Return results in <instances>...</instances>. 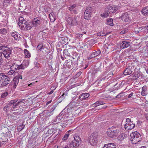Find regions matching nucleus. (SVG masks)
<instances>
[{"instance_id": "1", "label": "nucleus", "mask_w": 148, "mask_h": 148, "mask_svg": "<svg viewBox=\"0 0 148 148\" xmlns=\"http://www.w3.org/2000/svg\"><path fill=\"white\" fill-rule=\"evenodd\" d=\"M119 133L120 130L118 127L114 126L109 128L107 131V136L111 138L116 137Z\"/></svg>"}, {"instance_id": "2", "label": "nucleus", "mask_w": 148, "mask_h": 148, "mask_svg": "<svg viewBox=\"0 0 148 148\" xmlns=\"http://www.w3.org/2000/svg\"><path fill=\"white\" fill-rule=\"evenodd\" d=\"M130 140L133 144H136L140 141L141 136L137 132L132 133L130 134Z\"/></svg>"}, {"instance_id": "3", "label": "nucleus", "mask_w": 148, "mask_h": 148, "mask_svg": "<svg viewBox=\"0 0 148 148\" xmlns=\"http://www.w3.org/2000/svg\"><path fill=\"white\" fill-rule=\"evenodd\" d=\"M117 9V8L114 6H108L106 9L105 13L101 14V16L102 17H107L109 14L115 13Z\"/></svg>"}, {"instance_id": "4", "label": "nucleus", "mask_w": 148, "mask_h": 148, "mask_svg": "<svg viewBox=\"0 0 148 148\" xmlns=\"http://www.w3.org/2000/svg\"><path fill=\"white\" fill-rule=\"evenodd\" d=\"M2 131L3 132V135H0V147L5 142L7 141L8 140L7 137L6 136L7 133L9 131L8 128L4 127L2 129Z\"/></svg>"}, {"instance_id": "5", "label": "nucleus", "mask_w": 148, "mask_h": 148, "mask_svg": "<svg viewBox=\"0 0 148 148\" xmlns=\"http://www.w3.org/2000/svg\"><path fill=\"white\" fill-rule=\"evenodd\" d=\"M10 78L6 75H0V87L6 86L9 83Z\"/></svg>"}, {"instance_id": "6", "label": "nucleus", "mask_w": 148, "mask_h": 148, "mask_svg": "<svg viewBox=\"0 0 148 148\" xmlns=\"http://www.w3.org/2000/svg\"><path fill=\"white\" fill-rule=\"evenodd\" d=\"M74 140H73L70 143V145H72L75 147H77L80 145L81 139L80 137L77 135L74 136Z\"/></svg>"}, {"instance_id": "7", "label": "nucleus", "mask_w": 148, "mask_h": 148, "mask_svg": "<svg viewBox=\"0 0 148 148\" xmlns=\"http://www.w3.org/2000/svg\"><path fill=\"white\" fill-rule=\"evenodd\" d=\"M92 9V7H91L88 6L87 7L84 14V18L85 19L89 20L91 16Z\"/></svg>"}, {"instance_id": "8", "label": "nucleus", "mask_w": 148, "mask_h": 148, "mask_svg": "<svg viewBox=\"0 0 148 148\" xmlns=\"http://www.w3.org/2000/svg\"><path fill=\"white\" fill-rule=\"evenodd\" d=\"M18 68L24 69L23 66L22 64L20 65H17L15 64H13L11 67V70L7 74H13L15 73V70H17Z\"/></svg>"}, {"instance_id": "9", "label": "nucleus", "mask_w": 148, "mask_h": 148, "mask_svg": "<svg viewBox=\"0 0 148 148\" xmlns=\"http://www.w3.org/2000/svg\"><path fill=\"white\" fill-rule=\"evenodd\" d=\"M27 22L24 19V18L21 17L19 18V21L18 22V24L21 29H25L26 24Z\"/></svg>"}, {"instance_id": "10", "label": "nucleus", "mask_w": 148, "mask_h": 148, "mask_svg": "<svg viewBox=\"0 0 148 148\" xmlns=\"http://www.w3.org/2000/svg\"><path fill=\"white\" fill-rule=\"evenodd\" d=\"M135 127V124L133 123V121L127 123L124 125V127L126 130H132Z\"/></svg>"}, {"instance_id": "11", "label": "nucleus", "mask_w": 148, "mask_h": 148, "mask_svg": "<svg viewBox=\"0 0 148 148\" xmlns=\"http://www.w3.org/2000/svg\"><path fill=\"white\" fill-rule=\"evenodd\" d=\"M69 10L71 14H76L77 12V8L75 4L70 5L69 8Z\"/></svg>"}, {"instance_id": "12", "label": "nucleus", "mask_w": 148, "mask_h": 148, "mask_svg": "<svg viewBox=\"0 0 148 148\" xmlns=\"http://www.w3.org/2000/svg\"><path fill=\"white\" fill-rule=\"evenodd\" d=\"M19 77H16L13 79V81L11 82L10 85L12 86V87L14 89L16 88L19 82Z\"/></svg>"}, {"instance_id": "13", "label": "nucleus", "mask_w": 148, "mask_h": 148, "mask_svg": "<svg viewBox=\"0 0 148 148\" xmlns=\"http://www.w3.org/2000/svg\"><path fill=\"white\" fill-rule=\"evenodd\" d=\"M120 18L125 22H128L130 21V19L127 12L123 13L120 17Z\"/></svg>"}, {"instance_id": "14", "label": "nucleus", "mask_w": 148, "mask_h": 148, "mask_svg": "<svg viewBox=\"0 0 148 148\" xmlns=\"http://www.w3.org/2000/svg\"><path fill=\"white\" fill-rule=\"evenodd\" d=\"M89 140L90 143L91 145H95L97 143V138L92 134L89 137Z\"/></svg>"}, {"instance_id": "15", "label": "nucleus", "mask_w": 148, "mask_h": 148, "mask_svg": "<svg viewBox=\"0 0 148 148\" xmlns=\"http://www.w3.org/2000/svg\"><path fill=\"white\" fill-rule=\"evenodd\" d=\"M77 16H75L73 18H69V20L70 21L69 23L72 26L76 25L77 24Z\"/></svg>"}, {"instance_id": "16", "label": "nucleus", "mask_w": 148, "mask_h": 148, "mask_svg": "<svg viewBox=\"0 0 148 148\" xmlns=\"http://www.w3.org/2000/svg\"><path fill=\"white\" fill-rule=\"evenodd\" d=\"M65 64L69 68L74 66L75 65V61H72L70 59L66 60Z\"/></svg>"}, {"instance_id": "17", "label": "nucleus", "mask_w": 148, "mask_h": 148, "mask_svg": "<svg viewBox=\"0 0 148 148\" xmlns=\"http://www.w3.org/2000/svg\"><path fill=\"white\" fill-rule=\"evenodd\" d=\"M130 45V42L126 41H123L120 45L121 48L123 49L128 47Z\"/></svg>"}, {"instance_id": "18", "label": "nucleus", "mask_w": 148, "mask_h": 148, "mask_svg": "<svg viewBox=\"0 0 148 148\" xmlns=\"http://www.w3.org/2000/svg\"><path fill=\"white\" fill-rule=\"evenodd\" d=\"M33 26H36L38 25H39L40 23V19L39 18H35L33 21L31 22Z\"/></svg>"}, {"instance_id": "19", "label": "nucleus", "mask_w": 148, "mask_h": 148, "mask_svg": "<svg viewBox=\"0 0 148 148\" xmlns=\"http://www.w3.org/2000/svg\"><path fill=\"white\" fill-rule=\"evenodd\" d=\"M89 96V94L87 93H82L79 97V99L81 100H84L86 98H87Z\"/></svg>"}, {"instance_id": "20", "label": "nucleus", "mask_w": 148, "mask_h": 148, "mask_svg": "<svg viewBox=\"0 0 148 148\" xmlns=\"http://www.w3.org/2000/svg\"><path fill=\"white\" fill-rule=\"evenodd\" d=\"M22 102V101H18L15 104H13L12 106H11V110L12 111H15L18 109L19 104V103Z\"/></svg>"}, {"instance_id": "21", "label": "nucleus", "mask_w": 148, "mask_h": 148, "mask_svg": "<svg viewBox=\"0 0 148 148\" xmlns=\"http://www.w3.org/2000/svg\"><path fill=\"white\" fill-rule=\"evenodd\" d=\"M142 14L145 16H148V6L144 7L141 10Z\"/></svg>"}, {"instance_id": "22", "label": "nucleus", "mask_w": 148, "mask_h": 148, "mask_svg": "<svg viewBox=\"0 0 148 148\" xmlns=\"http://www.w3.org/2000/svg\"><path fill=\"white\" fill-rule=\"evenodd\" d=\"M103 148H116V147L114 143H109L105 145Z\"/></svg>"}, {"instance_id": "23", "label": "nucleus", "mask_w": 148, "mask_h": 148, "mask_svg": "<svg viewBox=\"0 0 148 148\" xmlns=\"http://www.w3.org/2000/svg\"><path fill=\"white\" fill-rule=\"evenodd\" d=\"M101 72V69L100 67H95L93 69L92 73L94 74L100 73Z\"/></svg>"}, {"instance_id": "24", "label": "nucleus", "mask_w": 148, "mask_h": 148, "mask_svg": "<svg viewBox=\"0 0 148 148\" xmlns=\"http://www.w3.org/2000/svg\"><path fill=\"white\" fill-rule=\"evenodd\" d=\"M142 91L141 93V95L143 96L146 95H147V93L146 92V91L147 90V87L145 86H143L142 88Z\"/></svg>"}, {"instance_id": "25", "label": "nucleus", "mask_w": 148, "mask_h": 148, "mask_svg": "<svg viewBox=\"0 0 148 148\" xmlns=\"http://www.w3.org/2000/svg\"><path fill=\"white\" fill-rule=\"evenodd\" d=\"M132 71L130 67H128L126 68L124 71L123 74H132Z\"/></svg>"}, {"instance_id": "26", "label": "nucleus", "mask_w": 148, "mask_h": 148, "mask_svg": "<svg viewBox=\"0 0 148 148\" xmlns=\"http://www.w3.org/2000/svg\"><path fill=\"white\" fill-rule=\"evenodd\" d=\"M3 52L5 54H6V53L11 54L12 49L10 48L7 47L5 49H4Z\"/></svg>"}, {"instance_id": "27", "label": "nucleus", "mask_w": 148, "mask_h": 148, "mask_svg": "<svg viewBox=\"0 0 148 148\" xmlns=\"http://www.w3.org/2000/svg\"><path fill=\"white\" fill-rule=\"evenodd\" d=\"M32 23L31 22H27L26 24V27H25V29H26L27 30H30L32 27H33Z\"/></svg>"}, {"instance_id": "28", "label": "nucleus", "mask_w": 148, "mask_h": 148, "mask_svg": "<svg viewBox=\"0 0 148 148\" xmlns=\"http://www.w3.org/2000/svg\"><path fill=\"white\" fill-rule=\"evenodd\" d=\"M139 30L141 32H143L145 33H146L147 32V28H146L145 26L139 27L138 28Z\"/></svg>"}, {"instance_id": "29", "label": "nucleus", "mask_w": 148, "mask_h": 148, "mask_svg": "<svg viewBox=\"0 0 148 148\" xmlns=\"http://www.w3.org/2000/svg\"><path fill=\"white\" fill-rule=\"evenodd\" d=\"M101 53V51L100 50L97 51L95 52L92 53L91 54L92 55V57L94 58L97 56Z\"/></svg>"}, {"instance_id": "30", "label": "nucleus", "mask_w": 148, "mask_h": 148, "mask_svg": "<svg viewBox=\"0 0 148 148\" xmlns=\"http://www.w3.org/2000/svg\"><path fill=\"white\" fill-rule=\"evenodd\" d=\"M11 36L14 38L15 40H17L18 37V33L16 32H14L11 33Z\"/></svg>"}, {"instance_id": "31", "label": "nucleus", "mask_w": 148, "mask_h": 148, "mask_svg": "<svg viewBox=\"0 0 148 148\" xmlns=\"http://www.w3.org/2000/svg\"><path fill=\"white\" fill-rule=\"evenodd\" d=\"M11 108V106L10 105V103H9L6 104L5 106L3 108V110L6 112H7L8 110H9V109Z\"/></svg>"}, {"instance_id": "32", "label": "nucleus", "mask_w": 148, "mask_h": 148, "mask_svg": "<svg viewBox=\"0 0 148 148\" xmlns=\"http://www.w3.org/2000/svg\"><path fill=\"white\" fill-rule=\"evenodd\" d=\"M24 51L26 57L29 58L31 56V54L29 51L26 49H25Z\"/></svg>"}, {"instance_id": "33", "label": "nucleus", "mask_w": 148, "mask_h": 148, "mask_svg": "<svg viewBox=\"0 0 148 148\" xmlns=\"http://www.w3.org/2000/svg\"><path fill=\"white\" fill-rule=\"evenodd\" d=\"M113 20L112 18L109 19L107 22V24L111 26L113 25Z\"/></svg>"}, {"instance_id": "34", "label": "nucleus", "mask_w": 148, "mask_h": 148, "mask_svg": "<svg viewBox=\"0 0 148 148\" xmlns=\"http://www.w3.org/2000/svg\"><path fill=\"white\" fill-rule=\"evenodd\" d=\"M70 49H65L64 50L63 53L64 54H65L66 55L69 56H71L70 54L69 53L70 52Z\"/></svg>"}, {"instance_id": "35", "label": "nucleus", "mask_w": 148, "mask_h": 148, "mask_svg": "<svg viewBox=\"0 0 148 148\" xmlns=\"http://www.w3.org/2000/svg\"><path fill=\"white\" fill-rule=\"evenodd\" d=\"M140 75H131L130 77L134 80L136 79L139 77Z\"/></svg>"}, {"instance_id": "36", "label": "nucleus", "mask_w": 148, "mask_h": 148, "mask_svg": "<svg viewBox=\"0 0 148 148\" xmlns=\"http://www.w3.org/2000/svg\"><path fill=\"white\" fill-rule=\"evenodd\" d=\"M0 33L3 35H5L7 33V30L4 28H2L0 29Z\"/></svg>"}, {"instance_id": "37", "label": "nucleus", "mask_w": 148, "mask_h": 148, "mask_svg": "<svg viewBox=\"0 0 148 148\" xmlns=\"http://www.w3.org/2000/svg\"><path fill=\"white\" fill-rule=\"evenodd\" d=\"M25 125L23 124L21 125L18 127V131L20 132L23 130L25 127Z\"/></svg>"}, {"instance_id": "38", "label": "nucleus", "mask_w": 148, "mask_h": 148, "mask_svg": "<svg viewBox=\"0 0 148 148\" xmlns=\"http://www.w3.org/2000/svg\"><path fill=\"white\" fill-rule=\"evenodd\" d=\"M6 54H5L3 52V54L5 58L8 60H9L11 58L10 55L11 54H9L8 53H6Z\"/></svg>"}, {"instance_id": "39", "label": "nucleus", "mask_w": 148, "mask_h": 148, "mask_svg": "<svg viewBox=\"0 0 148 148\" xmlns=\"http://www.w3.org/2000/svg\"><path fill=\"white\" fill-rule=\"evenodd\" d=\"M104 104H105V103L102 102L100 101H98L95 103V104L94 106H97Z\"/></svg>"}, {"instance_id": "40", "label": "nucleus", "mask_w": 148, "mask_h": 148, "mask_svg": "<svg viewBox=\"0 0 148 148\" xmlns=\"http://www.w3.org/2000/svg\"><path fill=\"white\" fill-rule=\"evenodd\" d=\"M43 47V45L42 44H39L37 46L36 49L37 50H40V51H41Z\"/></svg>"}, {"instance_id": "41", "label": "nucleus", "mask_w": 148, "mask_h": 148, "mask_svg": "<svg viewBox=\"0 0 148 148\" xmlns=\"http://www.w3.org/2000/svg\"><path fill=\"white\" fill-rule=\"evenodd\" d=\"M49 16L51 21L53 22L55 20V18L53 16L52 13L50 14Z\"/></svg>"}, {"instance_id": "42", "label": "nucleus", "mask_w": 148, "mask_h": 148, "mask_svg": "<svg viewBox=\"0 0 148 148\" xmlns=\"http://www.w3.org/2000/svg\"><path fill=\"white\" fill-rule=\"evenodd\" d=\"M17 100L15 99L13 100H11L9 103H10V105L12 106L13 104H15L16 103H17Z\"/></svg>"}, {"instance_id": "43", "label": "nucleus", "mask_w": 148, "mask_h": 148, "mask_svg": "<svg viewBox=\"0 0 148 148\" xmlns=\"http://www.w3.org/2000/svg\"><path fill=\"white\" fill-rule=\"evenodd\" d=\"M68 40L66 39H65L64 38L62 39L61 42L62 43L66 45L68 44V42L67 41Z\"/></svg>"}, {"instance_id": "44", "label": "nucleus", "mask_w": 148, "mask_h": 148, "mask_svg": "<svg viewBox=\"0 0 148 148\" xmlns=\"http://www.w3.org/2000/svg\"><path fill=\"white\" fill-rule=\"evenodd\" d=\"M69 136V133L66 134L63 136L62 140H66Z\"/></svg>"}, {"instance_id": "45", "label": "nucleus", "mask_w": 148, "mask_h": 148, "mask_svg": "<svg viewBox=\"0 0 148 148\" xmlns=\"http://www.w3.org/2000/svg\"><path fill=\"white\" fill-rule=\"evenodd\" d=\"M3 5L4 6V3H7L8 4H9L11 2V0H3Z\"/></svg>"}, {"instance_id": "46", "label": "nucleus", "mask_w": 148, "mask_h": 148, "mask_svg": "<svg viewBox=\"0 0 148 148\" xmlns=\"http://www.w3.org/2000/svg\"><path fill=\"white\" fill-rule=\"evenodd\" d=\"M21 69V68H18V71H15V73H18V74H21L22 72H23L22 71V69Z\"/></svg>"}, {"instance_id": "47", "label": "nucleus", "mask_w": 148, "mask_h": 148, "mask_svg": "<svg viewBox=\"0 0 148 148\" xmlns=\"http://www.w3.org/2000/svg\"><path fill=\"white\" fill-rule=\"evenodd\" d=\"M8 95V93L7 92H5L3 93L1 96V97L2 98H5Z\"/></svg>"}, {"instance_id": "48", "label": "nucleus", "mask_w": 148, "mask_h": 148, "mask_svg": "<svg viewBox=\"0 0 148 148\" xmlns=\"http://www.w3.org/2000/svg\"><path fill=\"white\" fill-rule=\"evenodd\" d=\"M7 46L5 45H1L0 46V50H3L5 48H7Z\"/></svg>"}, {"instance_id": "49", "label": "nucleus", "mask_w": 148, "mask_h": 148, "mask_svg": "<svg viewBox=\"0 0 148 148\" xmlns=\"http://www.w3.org/2000/svg\"><path fill=\"white\" fill-rule=\"evenodd\" d=\"M107 35V34H106L105 33L100 32L99 34L98 35L101 36H105Z\"/></svg>"}, {"instance_id": "50", "label": "nucleus", "mask_w": 148, "mask_h": 148, "mask_svg": "<svg viewBox=\"0 0 148 148\" xmlns=\"http://www.w3.org/2000/svg\"><path fill=\"white\" fill-rule=\"evenodd\" d=\"M56 89V88H55L54 89H53L52 87H51V91L49 92L48 93V94L49 95H51V94H52V93H53V90H55Z\"/></svg>"}, {"instance_id": "51", "label": "nucleus", "mask_w": 148, "mask_h": 148, "mask_svg": "<svg viewBox=\"0 0 148 148\" xmlns=\"http://www.w3.org/2000/svg\"><path fill=\"white\" fill-rule=\"evenodd\" d=\"M34 64L35 67L38 68L39 67V64L37 62H34Z\"/></svg>"}, {"instance_id": "52", "label": "nucleus", "mask_w": 148, "mask_h": 148, "mask_svg": "<svg viewBox=\"0 0 148 148\" xmlns=\"http://www.w3.org/2000/svg\"><path fill=\"white\" fill-rule=\"evenodd\" d=\"M126 121L127 123H130L131 122V119L129 118H127L126 120Z\"/></svg>"}, {"instance_id": "53", "label": "nucleus", "mask_w": 148, "mask_h": 148, "mask_svg": "<svg viewBox=\"0 0 148 148\" xmlns=\"http://www.w3.org/2000/svg\"><path fill=\"white\" fill-rule=\"evenodd\" d=\"M92 55L91 54L89 55V57H88V60H90L92 58H93V57H92Z\"/></svg>"}, {"instance_id": "54", "label": "nucleus", "mask_w": 148, "mask_h": 148, "mask_svg": "<svg viewBox=\"0 0 148 148\" xmlns=\"http://www.w3.org/2000/svg\"><path fill=\"white\" fill-rule=\"evenodd\" d=\"M3 60L2 58H0V65L3 63Z\"/></svg>"}, {"instance_id": "55", "label": "nucleus", "mask_w": 148, "mask_h": 148, "mask_svg": "<svg viewBox=\"0 0 148 148\" xmlns=\"http://www.w3.org/2000/svg\"><path fill=\"white\" fill-rule=\"evenodd\" d=\"M83 36V35L82 34H77V36L78 38H81Z\"/></svg>"}, {"instance_id": "56", "label": "nucleus", "mask_w": 148, "mask_h": 148, "mask_svg": "<svg viewBox=\"0 0 148 148\" xmlns=\"http://www.w3.org/2000/svg\"><path fill=\"white\" fill-rule=\"evenodd\" d=\"M3 9L1 8H0V15L1 14H2V12ZM1 18H0V20H1Z\"/></svg>"}, {"instance_id": "57", "label": "nucleus", "mask_w": 148, "mask_h": 148, "mask_svg": "<svg viewBox=\"0 0 148 148\" xmlns=\"http://www.w3.org/2000/svg\"><path fill=\"white\" fill-rule=\"evenodd\" d=\"M133 96V93L131 92L128 96V98H130Z\"/></svg>"}, {"instance_id": "58", "label": "nucleus", "mask_w": 148, "mask_h": 148, "mask_svg": "<svg viewBox=\"0 0 148 148\" xmlns=\"http://www.w3.org/2000/svg\"><path fill=\"white\" fill-rule=\"evenodd\" d=\"M145 115L146 119L148 120V113H146Z\"/></svg>"}, {"instance_id": "59", "label": "nucleus", "mask_w": 148, "mask_h": 148, "mask_svg": "<svg viewBox=\"0 0 148 148\" xmlns=\"http://www.w3.org/2000/svg\"><path fill=\"white\" fill-rule=\"evenodd\" d=\"M21 8H22L21 7H20V8H18V12H22L23 11V10H21Z\"/></svg>"}, {"instance_id": "60", "label": "nucleus", "mask_w": 148, "mask_h": 148, "mask_svg": "<svg viewBox=\"0 0 148 148\" xmlns=\"http://www.w3.org/2000/svg\"><path fill=\"white\" fill-rule=\"evenodd\" d=\"M63 148H69V147L67 145H65L64 146L63 145V146H62Z\"/></svg>"}, {"instance_id": "61", "label": "nucleus", "mask_w": 148, "mask_h": 148, "mask_svg": "<svg viewBox=\"0 0 148 148\" xmlns=\"http://www.w3.org/2000/svg\"><path fill=\"white\" fill-rule=\"evenodd\" d=\"M125 31L123 30L120 32V33L121 34H125Z\"/></svg>"}, {"instance_id": "62", "label": "nucleus", "mask_w": 148, "mask_h": 148, "mask_svg": "<svg viewBox=\"0 0 148 148\" xmlns=\"http://www.w3.org/2000/svg\"><path fill=\"white\" fill-rule=\"evenodd\" d=\"M51 101H52V100H51L49 101H48L46 103V105H47L49 104L50 103Z\"/></svg>"}, {"instance_id": "63", "label": "nucleus", "mask_w": 148, "mask_h": 148, "mask_svg": "<svg viewBox=\"0 0 148 148\" xmlns=\"http://www.w3.org/2000/svg\"><path fill=\"white\" fill-rule=\"evenodd\" d=\"M73 130H70L68 131L67 132L68 133H69L71 132H72V133H73Z\"/></svg>"}, {"instance_id": "64", "label": "nucleus", "mask_w": 148, "mask_h": 148, "mask_svg": "<svg viewBox=\"0 0 148 148\" xmlns=\"http://www.w3.org/2000/svg\"><path fill=\"white\" fill-rule=\"evenodd\" d=\"M134 32H135V33H136V34H137L139 33L140 32V31L139 30L136 31H135Z\"/></svg>"}]
</instances>
